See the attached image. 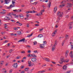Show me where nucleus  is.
<instances>
[{"instance_id": "1", "label": "nucleus", "mask_w": 73, "mask_h": 73, "mask_svg": "<svg viewBox=\"0 0 73 73\" xmlns=\"http://www.w3.org/2000/svg\"><path fill=\"white\" fill-rule=\"evenodd\" d=\"M59 63L60 64H62L63 62H69V60L66 61V60L64 59V57L63 56H61L60 57V60L59 61Z\"/></svg>"}, {"instance_id": "2", "label": "nucleus", "mask_w": 73, "mask_h": 73, "mask_svg": "<svg viewBox=\"0 0 73 73\" xmlns=\"http://www.w3.org/2000/svg\"><path fill=\"white\" fill-rule=\"evenodd\" d=\"M63 14V12H61L60 11H58L57 13V16L59 17H62V15Z\"/></svg>"}, {"instance_id": "3", "label": "nucleus", "mask_w": 73, "mask_h": 73, "mask_svg": "<svg viewBox=\"0 0 73 73\" xmlns=\"http://www.w3.org/2000/svg\"><path fill=\"white\" fill-rule=\"evenodd\" d=\"M13 68H17V66H18L17 63H14L13 64Z\"/></svg>"}, {"instance_id": "4", "label": "nucleus", "mask_w": 73, "mask_h": 73, "mask_svg": "<svg viewBox=\"0 0 73 73\" xmlns=\"http://www.w3.org/2000/svg\"><path fill=\"white\" fill-rule=\"evenodd\" d=\"M31 61L33 62H37V59L33 58L31 59Z\"/></svg>"}, {"instance_id": "5", "label": "nucleus", "mask_w": 73, "mask_h": 73, "mask_svg": "<svg viewBox=\"0 0 73 73\" xmlns=\"http://www.w3.org/2000/svg\"><path fill=\"white\" fill-rule=\"evenodd\" d=\"M45 47L44 44H40V48L42 49H44Z\"/></svg>"}, {"instance_id": "6", "label": "nucleus", "mask_w": 73, "mask_h": 73, "mask_svg": "<svg viewBox=\"0 0 73 73\" xmlns=\"http://www.w3.org/2000/svg\"><path fill=\"white\" fill-rule=\"evenodd\" d=\"M43 60L45 61H47V62H49L50 61L49 60V59L48 58H43Z\"/></svg>"}, {"instance_id": "7", "label": "nucleus", "mask_w": 73, "mask_h": 73, "mask_svg": "<svg viewBox=\"0 0 73 73\" xmlns=\"http://www.w3.org/2000/svg\"><path fill=\"white\" fill-rule=\"evenodd\" d=\"M70 56L71 58H73V52L72 51L70 52Z\"/></svg>"}, {"instance_id": "8", "label": "nucleus", "mask_w": 73, "mask_h": 73, "mask_svg": "<svg viewBox=\"0 0 73 73\" xmlns=\"http://www.w3.org/2000/svg\"><path fill=\"white\" fill-rule=\"evenodd\" d=\"M18 16H19V17H20L21 19H24V15H23V14H20Z\"/></svg>"}, {"instance_id": "9", "label": "nucleus", "mask_w": 73, "mask_h": 73, "mask_svg": "<svg viewBox=\"0 0 73 73\" xmlns=\"http://www.w3.org/2000/svg\"><path fill=\"white\" fill-rule=\"evenodd\" d=\"M24 41H25V38H23L21 40H19L18 41V42H24Z\"/></svg>"}, {"instance_id": "10", "label": "nucleus", "mask_w": 73, "mask_h": 73, "mask_svg": "<svg viewBox=\"0 0 73 73\" xmlns=\"http://www.w3.org/2000/svg\"><path fill=\"white\" fill-rule=\"evenodd\" d=\"M68 5L67 6V7L68 8H70V7L72 6V4L70 3H67Z\"/></svg>"}, {"instance_id": "11", "label": "nucleus", "mask_w": 73, "mask_h": 73, "mask_svg": "<svg viewBox=\"0 0 73 73\" xmlns=\"http://www.w3.org/2000/svg\"><path fill=\"white\" fill-rule=\"evenodd\" d=\"M4 19L6 20H10L9 18L7 17V16H6Z\"/></svg>"}, {"instance_id": "12", "label": "nucleus", "mask_w": 73, "mask_h": 73, "mask_svg": "<svg viewBox=\"0 0 73 73\" xmlns=\"http://www.w3.org/2000/svg\"><path fill=\"white\" fill-rule=\"evenodd\" d=\"M44 72H45V71L43 70L42 71H40L38 72L37 73H44Z\"/></svg>"}, {"instance_id": "13", "label": "nucleus", "mask_w": 73, "mask_h": 73, "mask_svg": "<svg viewBox=\"0 0 73 73\" xmlns=\"http://www.w3.org/2000/svg\"><path fill=\"white\" fill-rule=\"evenodd\" d=\"M50 1H51V0H50L49 1V3H48V7H49V8H50V6H51V2H50Z\"/></svg>"}, {"instance_id": "14", "label": "nucleus", "mask_w": 73, "mask_h": 73, "mask_svg": "<svg viewBox=\"0 0 73 73\" xmlns=\"http://www.w3.org/2000/svg\"><path fill=\"white\" fill-rule=\"evenodd\" d=\"M57 7H56L54 8V13H55L56 12V11H57Z\"/></svg>"}, {"instance_id": "15", "label": "nucleus", "mask_w": 73, "mask_h": 73, "mask_svg": "<svg viewBox=\"0 0 73 73\" xmlns=\"http://www.w3.org/2000/svg\"><path fill=\"white\" fill-rule=\"evenodd\" d=\"M67 68V66L66 65L64 66L63 67V69L64 70H66V68Z\"/></svg>"}, {"instance_id": "16", "label": "nucleus", "mask_w": 73, "mask_h": 73, "mask_svg": "<svg viewBox=\"0 0 73 73\" xmlns=\"http://www.w3.org/2000/svg\"><path fill=\"white\" fill-rule=\"evenodd\" d=\"M4 1L5 2V4H8L9 3V1H8V0H5Z\"/></svg>"}, {"instance_id": "17", "label": "nucleus", "mask_w": 73, "mask_h": 73, "mask_svg": "<svg viewBox=\"0 0 73 73\" xmlns=\"http://www.w3.org/2000/svg\"><path fill=\"white\" fill-rule=\"evenodd\" d=\"M43 37V35H39L38 36V37H40L41 38V37Z\"/></svg>"}, {"instance_id": "18", "label": "nucleus", "mask_w": 73, "mask_h": 73, "mask_svg": "<svg viewBox=\"0 0 73 73\" xmlns=\"http://www.w3.org/2000/svg\"><path fill=\"white\" fill-rule=\"evenodd\" d=\"M15 5L14 4H13V5H11L9 7H11V8H12V7H15Z\"/></svg>"}, {"instance_id": "19", "label": "nucleus", "mask_w": 73, "mask_h": 73, "mask_svg": "<svg viewBox=\"0 0 73 73\" xmlns=\"http://www.w3.org/2000/svg\"><path fill=\"white\" fill-rule=\"evenodd\" d=\"M35 15H36V16H41V15H41V14L40 13H39V14H36Z\"/></svg>"}, {"instance_id": "20", "label": "nucleus", "mask_w": 73, "mask_h": 73, "mask_svg": "<svg viewBox=\"0 0 73 73\" xmlns=\"http://www.w3.org/2000/svg\"><path fill=\"white\" fill-rule=\"evenodd\" d=\"M31 56H32L33 57H35V58L37 57V56H36V55H35V54H32V55H31Z\"/></svg>"}, {"instance_id": "21", "label": "nucleus", "mask_w": 73, "mask_h": 73, "mask_svg": "<svg viewBox=\"0 0 73 73\" xmlns=\"http://www.w3.org/2000/svg\"><path fill=\"white\" fill-rule=\"evenodd\" d=\"M41 11H40V14H41V15H42V12H44V11H45V10H43L42 11L41 10Z\"/></svg>"}, {"instance_id": "22", "label": "nucleus", "mask_w": 73, "mask_h": 73, "mask_svg": "<svg viewBox=\"0 0 73 73\" xmlns=\"http://www.w3.org/2000/svg\"><path fill=\"white\" fill-rule=\"evenodd\" d=\"M21 12V10L20 9L17 10V12Z\"/></svg>"}, {"instance_id": "23", "label": "nucleus", "mask_w": 73, "mask_h": 73, "mask_svg": "<svg viewBox=\"0 0 73 73\" xmlns=\"http://www.w3.org/2000/svg\"><path fill=\"white\" fill-rule=\"evenodd\" d=\"M32 35H33V33H32L31 34L29 35H28L27 37H30L31 36H32Z\"/></svg>"}, {"instance_id": "24", "label": "nucleus", "mask_w": 73, "mask_h": 73, "mask_svg": "<svg viewBox=\"0 0 73 73\" xmlns=\"http://www.w3.org/2000/svg\"><path fill=\"white\" fill-rule=\"evenodd\" d=\"M54 44L55 45H57V40H55V43Z\"/></svg>"}, {"instance_id": "25", "label": "nucleus", "mask_w": 73, "mask_h": 73, "mask_svg": "<svg viewBox=\"0 0 73 73\" xmlns=\"http://www.w3.org/2000/svg\"><path fill=\"white\" fill-rule=\"evenodd\" d=\"M58 17V18H57V20L58 21H59V20H60V17Z\"/></svg>"}, {"instance_id": "26", "label": "nucleus", "mask_w": 73, "mask_h": 73, "mask_svg": "<svg viewBox=\"0 0 73 73\" xmlns=\"http://www.w3.org/2000/svg\"><path fill=\"white\" fill-rule=\"evenodd\" d=\"M54 50H55V48L53 47L52 48V52H53L54 51Z\"/></svg>"}, {"instance_id": "27", "label": "nucleus", "mask_w": 73, "mask_h": 73, "mask_svg": "<svg viewBox=\"0 0 73 73\" xmlns=\"http://www.w3.org/2000/svg\"><path fill=\"white\" fill-rule=\"evenodd\" d=\"M21 32V31H19L18 32V35H21L22 34Z\"/></svg>"}, {"instance_id": "28", "label": "nucleus", "mask_w": 73, "mask_h": 73, "mask_svg": "<svg viewBox=\"0 0 73 73\" xmlns=\"http://www.w3.org/2000/svg\"><path fill=\"white\" fill-rule=\"evenodd\" d=\"M33 1V0H31L30 1H31V4H35V3H36V4H37V3H35V2H34V3H33V2H32V1Z\"/></svg>"}, {"instance_id": "29", "label": "nucleus", "mask_w": 73, "mask_h": 73, "mask_svg": "<svg viewBox=\"0 0 73 73\" xmlns=\"http://www.w3.org/2000/svg\"><path fill=\"white\" fill-rule=\"evenodd\" d=\"M73 22H70L69 24H68V25H69V26H71L72 25V24L73 23Z\"/></svg>"}, {"instance_id": "30", "label": "nucleus", "mask_w": 73, "mask_h": 73, "mask_svg": "<svg viewBox=\"0 0 73 73\" xmlns=\"http://www.w3.org/2000/svg\"><path fill=\"white\" fill-rule=\"evenodd\" d=\"M1 13H2V15H4V14H5V12L4 11H2Z\"/></svg>"}, {"instance_id": "31", "label": "nucleus", "mask_w": 73, "mask_h": 73, "mask_svg": "<svg viewBox=\"0 0 73 73\" xmlns=\"http://www.w3.org/2000/svg\"><path fill=\"white\" fill-rule=\"evenodd\" d=\"M21 53L22 54H24L25 53V51H21Z\"/></svg>"}, {"instance_id": "32", "label": "nucleus", "mask_w": 73, "mask_h": 73, "mask_svg": "<svg viewBox=\"0 0 73 73\" xmlns=\"http://www.w3.org/2000/svg\"><path fill=\"white\" fill-rule=\"evenodd\" d=\"M0 64L1 65V64H3V63H4V61H2L1 62H0Z\"/></svg>"}, {"instance_id": "33", "label": "nucleus", "mask_w": 73, "mask_h": 73, "mask_svg": "<svg viewBox=\"0 0 73 73\" xmlns=\"http://www.w3.org/2000/svg\"><path fill=\"white\" fill-rule=\"evenodd\" d=\"M34 45H36L37 44V42L36 41H35L33 42Z\"/></svg>"}, {"instance_id": "34", "label": "nucleus", "mask_w": 73, "mask_h": 73, "mask_svg": "<svg viewBox=\"0 0 73 73\" xmlns=\"http://www.w3.org/2000/svg\"><path fill=\"white\" fill-rule=\"evenodd\" d=\"M13 70V69H11L9 71V73H12V71Z\"/></svg>"}, {"instance_id": "35", "label": "nucleus", "mask_w": 73, "mask_h": 73, "mask_svg": "<svg viewBox=\"0 0 73 73\" xmlns=\"http://www.w3.org/2000/svg\"><path fill=\"white\" fill-rule=\"evenodd\" d=\"M69 52V51L68 50H66L65 52V54H68V53Z\"/></svg>"}, {"instance_id": "36", "label": "nucleus", "mask_w": 73, "mask_h": 73, "mask_svg": "<svg viewBox=\"0 0 73 73\" xmlns=\"http://www.w3.org/2000/svg\"><path fill=\"white\" fill-rule=\"evenodd\" d=\"M42 7H43V8L44 9H46V7H45L44 5H42Z\"/></svg>"}, {"instance_id": "37", "label": "nucleus", "mask_w": 73, "mask_h": 73, "mask_svg": "<svg viewBox=\"0 0 73 73\" xmlns=\"http://www.w3.org/2000/svg\"><path fill=\"white\" fill-rule=\"evenodd\" d=\"M69 27V29H71V28H72V27L71 26H69V25H68Z\"/></svg>"}, {"instance_id": "38", "label": "nucleus", "mask_w": 73, "mask_h": 73, "mask_svg": "<svg viewBox=\"0 0 73 73\" xmlns=\"http://www.w3.org/2000/svg\"><path fill=\"white\" fill-rule=\"evenodd\" d=\"M13 29L14 30H17V27H14L13 28Z\"/></svg>"}, {"instance_id": "39", "label": "nucleus", "mask_w": 73, "mask_h": 73, "mask_svg": "<svg viewBox=\"0 0 73 73\" xmlns=\"http://www.w3.org/2000/svg\"><path fill=\"white\" fill-rule=\"evenodd\" d=\"M34 52L35 53H38V52H37V50H35Z\"/></svg>"}, {"instance_id": "40", "label": "nucleus", "mask_w": 73, "mask_h": 73, "mask_svg": "<svg viewBox=\"0 0 73 73\" xmlns=\"http://www.w3.org/2000/svg\"><path fill=\"white\" fill-rule=\"evenodd\" d=\"M27 28H29V24L28 23L27 25Z\"/></svg>"}, {"instance_id": "41", "label": "nucleus", "mask_w": 73, "mask_h": 73, "mask_svg": "<svg viewBox=\"0 0 73 73\" xmlns=\"http://www.w3.org/2000/svg\"><path fill=\"white\" fill-rule=\"evenodd\" d=\"M21 57V56H19V57L17 56V59H20Z\"/></svg>"}, {"instance_id": "42", "label": "nucleus", "mask_w": 73, "mask_h": 73, "mask_svg": "<svg viewBox=\"0 0 73 73\" xmlns=\"http://www.w3.org/2000/svg\"><path fill=\"white\" fill-rule=\"evenodd\" d=\"M13 50H12V49H11V50H9V53H11V52H13Z\"/></svg>"}, {"instance_id": "43", "label": "nucleus", "mask_w": 73, "mask_h": 73, "mask_svg": "<svg viewBox=\"0 0 73 73\" xmlns=\"http://www.w3.org/2000/svg\"><path fill=\"white\" fill-rule=\"evenodd\" d=\"M13 11H14V12L17 13V9L14 10H13Z\"/></svg>"}, {"instance_id": "44", "label": "nucleus", "mask_w": 73, "mask_h": 73, "mask_svg": "<svg viewBox=\"0 0 73 73\" xmlns=\"http://www.w3.org/2000/svg\"><path fill=\"white\" fill-rule=\"evenodd\" d=\"M21 69H23V68H24V66H21Z\"/></svg>"}, {"instance_id": "45", "label": "nucleus", "mask_w": 73, "mask_h": 73, "mask_svg": "<svg viewBox=\"0 0 73 73\" xmlns=\"http://www.w3.org/2000/svg\"><path fill=\"white\" fill-rule=\"evenodd\" d=\"M69 37V35H66V38H67V37L68 38Z\"/></svg>"}, {"instance_id": "46", "label": "nucleus", "mask_w": 73, "mask_h": 73, "mask_svg": "<svg viewBox=\"0 0 73 73\" xmlns=\"http://www.w3.org/2000/svg\"><path fill=\"white\" fill-rule=\"evenodd\" d=\"M19 25L20 26H21L22 25V24L21 23H19Z\"/></svg>"}, {"instance_id": "47", "label": "nucleus", "mask_w": 73, "mask_h": 73, "mask_svg": "<svg viewBox=\"0 0 73 73\" xmlns=\"http://www.w3.org/2000/svg\"><path fill=\"white\" fill-rule=\"evenodd\" d=\"M35 26H36V27H38V26H39V25L36 24L35 25Z\"/></svg>"}, {"instance_id": "48", "label": "nucleus", "mask_w": 73, "mask_h": 73, "mask_svg": "<svg viewBox=\"0 0 73 73\" xmlns=\"http://www.w3.org/2000/svg\"><path fill=\"white\" fill-rule=\"evenodd\" d=\"M12 14H13V16H16V14H13V13H12Z\"/></svg>"}, {"instance_id": "49", "label": "nucleus", "mask_w": 73, "mask_h": 73, "mask_svg": "<svg viewBox=\"0 0 73 73\" xmlns=\"http://www.w3.org/2000/svg\"><path fill=\"white\" fill-rule=\"evenodd\" d=\"M25 73V71L24 70L22 71L21 72V73Z\"/></svg>"}, {"instance_id": "50", "label": "nucleus", "mask_w": 73, "mask_h": 73, "mask_svg": "<svg viewBox=\"0 0 73 73\" xmlns=\"http://www.w3.org/2000/svg\"><path fill=\"white\" fill-rule=\"evenodd\" d=\"M25 70L26 71H28V68H25Z\"/></svg>"}, {"instance_id": "51", "label": "nucleus", "mask_w": 73, "mask_h": 73, "mask_svg": "<svg viewBox=\"0 0 73 73\" xmlns=\"http://www.w3.org/2000/svg\"><path fill=\"white\" fill-rule=\"evenodd\" d=\"M55 36V34H53V33L52 34V37H54V36Z\"/></svg>"}, {"instance_id": "52", "label": "nucleus", "mask_w": 73, "mask_h": 73, "mask_svg": "<svg viewBox=\"0 0 73 73\" xmlns=\"http://www.w3.org/2000/svg\"><path fill=\"white\" fill-rule=\"evenodd\" d=\"M68 54H65V57H67V56H68Z\"/></svg>"}, {"instance_id": "53", "label": "nucleus", "mask_w": 73, "mask_h": 73, "mask_svg": "<svg viewBox=\"0 0 73 73\" xmlns=\"http://www.w3.org/2000/svg\"><path fill=\"white\" fill-rule=\"evenodd\" d=\"M9 16H10L12 15V14L11 13H9Z\"/></svg>"}, {"instance_id": "54", "label": "nucleus", "mask_w": 73, "mask_h": 73, "mask_svg": "<svg viewBox=\"0 0 73 73\" xmlns=\"http://www.w3.org/2000/svg\"><path fill=\"white\" fill-rule=\"evenodd\" d=\"M26 17H29V14H27Z\"/></svg>"}, {"instance_id": "55", "label": "nucleus", "mask_w": 73, "mask_h": 73, "mask_svg": "<svg viewBox=\"0 0 73 73\" xmlns=\"http://www.w3.org/2000/svg\"><path fill=\"white\" fill-rule=\"evenodd\" d=\"M11 21H12V22H14V23H15V21H14V20H13V19H12L11 20Z\"/></svg>"}, {"instance_id": "56", "label": "nucleus", "mask_w": 73, "mask_h": 73, "mask_svg": "<svg viewBox=\"0 0 73 73\" xmlns=\"http://www.w3.org/2000/svg\"><path fill=\"white\" fill-rule=\"evenodd\" d=\"M28 53H30L31 52V50H29L28 51Z\"/></svg>"}, {"instance_id": "57", "label": "nucleus", "mask_w": 73, "mask_h": 73, "mask_svg": "<svg viewBox=\"0 0 73 73\" xmlns=\"http://www.w3.org/2000/svg\"><path fill=\"white\" fill-rule=\"evenodd\" d=\"M28 64H31V61H28Z\"/></svg>"}, {"instance_id": "58", "label": "nucleus", "mask_w": 73, "mask_h": 73, "mask_svg": "<svg viewBox=\"0 0 73 73\" xmlns=\"http://www.w3.org/2000/svg\"><path fill=\"white\" fill-rule=\"evenodd\" d=\"M26 13L28 14V13H30V11H27L26 12Z\"/></svg>"}, {"instance_id": "59", "label": "nucleus", "mask_w": 73, "mask_h": 73, "mask_svg": "<svg viewBox=\"0 0 73 73\" xmlns=\"http://www.w3.org/2000/svg\"><path fill=\"white\" fill-rule=\"evenodd\" d=\"M42 30H43V28H42L41 29H39L40 31H41Z\"/></svg>"}, {"instance_id": "60", "label": "nucleus", "mask_w": 73, "mask_h": 73, "mask_svg": "<svg viewBox=\"0 0 73 73\" xmlns=\"http://www.w3.org/2000/svg\"><path fill=\"white\" fill-rule=\"evenodd\" d=\"M7 42H8V40H6L4 42H6V43H7Z\"/></svg>"}, {"instance_id": "61", "label": "nucleus", "mask_w": 73, "mask_h": 73, "mask_svg": "<svg viewBox=\"0 0 73 73\" xmlns=\"http://www.w3.org/2000/svg\"><path fill=\"white\" fill-rule=\"evenodd\" d=\"M32 66V64H29V66Z\"/></svg>"}, {"instance_id": "62", "label": "nucleus", "mask_w": 73, "mask_h": 73, "mask_svg": "<svg viewBox=\"0 0 73 73\" xmlns=\"http://www.w3.org/2000/svg\"><path fill=\"white\" fill-rule=\"evenodd\" d=\"M68 17H69V16H68V15H66V18L68 19Z\"/></svg>"}, {"instance_id": "63", "label": "nucleus", "mask_w": 73, "mask_h": 73, "mask_svg": "<svg viewBox=\"0 0 73 73\" xmlns=\"http://www.w3.org/2000/svg\"><path fill=\"white\" fill-rule=\"evenodd\" d=\"M71 64H73V60H72V61L71 62Z\"/></svg>"}, {"instance_id": "64", "label": "nucleus", "mask_w": 73, "mask_h": 73, "mask_svg": "<svg viewBox=\"0 0 73 73\" xmlns=\"http://www.w3.org/2000/svg\"><path fill=\"white\" fill-rule=\"evenodd\" d=\"M23 59H27V57H24L23 58Z\"/></svg>"}]
</instances>
